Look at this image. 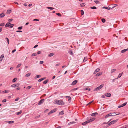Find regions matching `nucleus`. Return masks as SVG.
<instances>
[{
	"mask_svg": "<svg viewBox=\"0 0 128 128\" xmlns=\"http://www.w3.org/2000/svg\"><path fill=\"white\" fill-rule=\"evenodd\" d=\"M78 82V81L77 80H74V81L72 83V85H74L76 84Z\"/></svg>",
	"mask_w": 128,
	"mask_h": 128,
	"instance_id": "1a4fd4ad",
	"label": "nucleus"
},
{
	"mask_svg": "<svg viewBox=\"0 0 128 128\" xmlns=\"http://www.w3.org/2000/svg\"><path fill=\"white\" fill-rule=\"evenodd\" d=\"M14 121H10L7 122L9 124H12L14 123Z\"/></svg>",
	"mask_w": 128,
	"mask_h": 128,
	"instance_id": "cd10ccee",
	"label": "nucleus"
},
{
	"mask_svg": "<svg viewBox=\"0 0 128 128\" xmlns=\"http://www.w3.org/2000/svg\"><path fill=\"white\" fill-rule=\"evenodd\" d=\"M22 112V110H20V112H17L16 113V114L17 115H18L20 114Z\"/></svg>",
	"mask_w": 128,
	"mask_h": 128,
	"instance_id": "4be33fe9",
	"label": "nucleus"
},
{
	"mask_svg": "<svg viewBox=\"0 0 128 128\" xmlns=\"http://www.w3.org/2000/svg\"><path fill=\"white\" fill-rule=\"evenodd\" d=\"M126 104H127V102H125L123 104H122V106H125V105H126Z\"/></svg>",
	"mask_w": 128,
	"mask_h": 128,
	"instance_id": "a18cd8bd",
	"label": "nucleus"
},
{
	"mask_svg": "<svg viewBox=\"0 0 128 128\" xmlns=\"http://www.w3.org/2000/svg\"><path fill=\"white\" fill-rule=\"evenodd\" d=\"M44 63V62L43 61H40V64H42Z\"/></svg>",
	"mask_w": 128,
	"mask_h": 128,
	"instance_id": "0e129e2a",
	"label": "nucleus"
},
{
	"mask_svg": "<svg viewBox=\"0 0 128 128\" xmlns=\"http://www.w3.org/2000/svg\"><path fill=\"white\" fill-rule=\"evenodd\" d=\"M36 53H33L32 54V56H34L36 55Z\"/></svg>",
	"mask_w": 128,
	"mask_h": 128,
	"instance_id": "37998d69",
	"label": "nucleus"
},
{
	"mask_svg": "<svg viewBox=\"0 0 128 128\" xmlns=\"http://www.w3.org/2000/svg\"><path fill=\"white\" fill-rule=\"evenodd\" d=\"M102 20V22H103V23H104V22H105V21H106V20H105V19H104V18H102V19L101 20Z\"/></svg>",
	"mask_w": 128,
	"mask_h": 128,
	"instance_id": "e433bc0d",
	"label": "nucleus"
},
{
	"mask_svg": "<svg viewBox=\"0 0 128 128\" xmlns=\"http://www.w3.org/2000/svg\"><path fill=\"white\" fill-rule=\"evenodd\" d=\"M87 121H88V123L92 122L90 119L88 120Z\"/></svg>",
	"mask_w": 128,
	"mask_h": 128,
	"instance_id": "774afa93",
	"label": "nucleus"
},
{
	"mask_svg": "<svg viewBox=\"0 0 128 128\" xmlns=\"http://www.w3.org/2000/svg\"><path fill=\"white\" fill-rule=\"evenodd\" d=\"M31 87L32 86H28L27 87L26 89L28 90L29 89L31 88Z\"/></svg>",
	"mask_w": 128,
	"mask_h": 128,
	"instance_id": "49530a36",
	"label": "nucleus"
},
{
	"mask_svg": "<svg viewBox=\"0 0 128 128\" xmlns=\"http://www.w3.org/2000/svg\"><path fill=\"white\" fill-rule=\"evenodd\" d=\"M108 116H109V115H108V114H107V115H106L105 117V118H108Z\"/></svg>",
	"mask_w": 128,
	"mask_h": 128,
	"instance_id": "e2e57ef3",
	"label": "nucleus"
},
{
	"mask_svg": "<svg viewBox=\"0 0 128 128\" xmlns=\"http://www.w3.org/2000/svg\"><path fill=\"white\" fill-rule=\"evenodd\" d=\"M102 74V72H99L97 73L96 75V76H100Z\"/></svg>",
	"mask_w": 128,
	"mask_h": 128,
	"instance_id": "4468645a",
	"label": "nucleus"
},
{
	"mask_svg": "<svg viewBox=\"0 0 128 128\" xmlns=\"http://www.w3.org/2000/svg\"><path fill=\"white\" fill-rule=\"evenodd\" d=\"M100 70V69L99 68H97L94 71V74H96L97 72H98Z\"/></svg>",
	"mask_w": 128,
	"mask_h": 128,
	"instance_id": "9d476101",
	"label": "nucleus"
},
{
	"mask_svg": "<svg viewBox=\"0 0 128 128\" xmlns=\"http://www.w3.org/2000/svg\"><path fill=\"white\" fill-rule=\"evenodd\" d=\"M21 65V64H18L16 68H18Z\"/></svg>",
	"mask_w": 128,
	"mask_h": 128,
	"instance_id": "3c124183",
	"label": "nucleus"
},
{
	"mask_svg": "<svg viewBox=\"0 0 128 128\" xmlns=\"http://www.w3.org/2000/svg\"><path fill=\"white\" fill-rule=\"evenodd\" d=\"M46 8L48 9H50V10H53V9H54V8H53L50 7H47Z\"/></svg>",
	"mask_w": 128,
	"mask_h": 128,
	"instance_id": "bb28decb",
	"label": "nucleus"
},
{
	"mask_svg": "<svg viewBox=\"0 0 128 128\" xmlns=\"http://www.w3.org/2000/svg\"><path fill=\"white\" fill-rule=\"evenodd\" d=\"M54 54V53H50L48 54V56L50 57L52 56H53Z\"/></svg>",
	"mask_w": 128,
	"mask_h": 128,
	"instance_id": "dca6fc26",
	"label": "nucleus"
},
{
	"mask_svg": "<svg viewBox=\"0 0 128 128\" xmlns=\"http://www.w3.org/2000/svg\"><path fill=\"white\" fill-rule=\"evenodd\" d=\"M20 89V88L19 87L17 88L16 89V90H18Z\"/></svg>",
	"mask_w": 128,
	"mask_h": 128,
	"instance_id": "338daca9",
	"label": "nucleus"
},
{
	"mask_svg": "<svg viewBox=\"0 0 128 128\" xmlns=\"http://www.w3.org/2000/svg\"><path fill=\"white\" fill-rule=\"evenodd\" d=\"M30 73H28V74H26L25 75V76L26 77H28V76H30Z\"/></svg>",
	"mask_w": 128,
	"mask_h": 128,
	"instance_id": "c756f323",
	"label": "nucleus"
},
{
	"mask_svg": "<svg viewBox=\"0 0 128 128\" xmlns=\"http://www.w3.org/2000/svg\"><path fill=\"white\" fill-rule=\"evenodd\" d=\"M85 4L84 3H82L80 4V6L82 7L83 6H85Z\"/></svg>",
	"mask_w": 128,
	"mask_h": 128,
	"instance_id": "b1692460",
	"label": "nucleus"
},
{
	"mask_svg": "<svg viewBox=\"0 0 128 128\" xmlns=\"http://www.w3.org/2000/svg\"><path fill=\"white\" fill-rule=\"evenodd\" d=\"M116 71V69H113L112 70L111 72L112 73L113 72H115Z\"/></svg>",
	"mask_w": 128,
	"mask_h": 128,
	"instance_id": "de8ad7c7",
	"label": "nucleus"
},
{
	"mask_svg": "<svg viewBox=\"0 0 128 128\" xmlns=\"http://www.w3.org/2000/svg\"><path fill=\"white\" fill-rule=\"evenodd\" d=\"M44 99H42L40 100L38 103V105H40L42 104L44 101Z\"/></svg>",
	"mask_w": 128,
	"mask_h": 128,
	"instance_id": "20e7f679",
	"label": "nucleus"
},
{
	"mask_svg": "<svg viewBox=\"0 0 128 128\" xmlns=\"http://www.w3.org/2000/svg\"><path fill=\"white\" fill-rule=\"evenodd\" d=\"M11 24V23L9 22H8L5 25V27H8L10 26V24Z\"/></svg>",
	"mask_w": 128,
	"mask_h": 128,
	"instance_id": "9b49d317",
	"label": "nucleus"
},
{
	"mask_svg": "<svg viewBox=\"0 0 128 128\" xmlns=\"http://www.w3.org/2000/svg\"><path fill=\"white\" fill-rule=\"evenodd\" d=\"M87 60V58H86V57H84V59L83 60V62H85L86 60Z\"/></svg>",
	"mask_w": 128,
	"mask_h": 128,
	"instance_id": "8fccbe9b",
	"label": "nucleus"
},
{
	"mask_svg": "<svg viewBox=\"0 0 128 128\" xmlns=\"http://www.w3.org/2000/svg\"><path fill=\"white\" fill-rule=\"evenodd\" d=\"M60 114L61 115H62L64 114V111H62L60 112Z\"/></svg>",
	"mask_w": 128,
	"mask_h": 128,
	"instance_id": "c9c22d12",
	"label": "nucleus"
},
{
	"mask_svg": "<svg viewBox=\"0 0 128 128\" xmlns=\"http://www.w3.org/2000/svg\"><path fill=\"white\" fill-rule=\"evenodd\" d=\"M45 78H41V79H39L38 80V81L39 82H40L41 81H42V80H43L45 79Z\"/></svg>",
	"mask_w": 128,
	"mask_h": 128,
	"instance_id": "f3484780",
	"label": "nucleus"
},
{
	"mask_svg": "<svg viewBox=\"0 0 128 128\" xmlns=\"http://www.w3.org/2000/svg\"><path fill=\"white\" fill-rule=\"evenodd\" d=\"M4 14L3 13H1L0 14V18H2L4 16Z\"/></svg>",
	"mask_w": 128,
	"mask_h": 128,
	"instance_id": "2eb2a0df",
	"label": "nucleus"
},
{
	"mask_svg": "<svg viewBox=\"0 0 128 128\" xmlns=\"http://www.w3.org/2000/svg\"><path fill=\"white\" fill-rule=\"evenodd\" d=\"M40 116V115H38V116H37L35 117V118H38Z\"/></svg>",
	"mask_w": 128,
	"mask_h": 128,
	"instance_id": "5fc2aeb1",
	"label": "nucleus"
},
{
	"mask_svg": "<svg viewBox=\"0 0 128 128\" xmlns=\"http://www.w3.org/2000/svg\"><path fill=\"white\" fill-rule=\"evenodd\" d=\"M90 8L93 9H95L96 8V7L95 6H92Z\"/></svg>",
	"mask_w": 128,
	"mask_h": 128,
	"instance_id": "473e14b6",
	"label": "nucleus"
},
{
	"mask_svg": "<svg viewBox=\"0 0 128 128\" xmlns=\"http://www.w3.org/2000/svg\"><path fill=\"white\" fill-rule=\"evenodd\" d=\"M90 118L92 122L94 121L95 120V118H92L90 117Z\"/></svg>",
	"mask_w": 128,
	"mask_h": 128,
	"instance_id": "2f4dec72",
	"label": "nucleus"
},
{
	"mask_svg": "<svg viewBox=\"0 0 128 128\" xmlns=\"http://www.w3.org/2000/svg\"><path fill=\"white\" fill-rule=\"evenodd\" d=\"M40 75H37L35 77V78H36L40 77Z\"/></svg>",
	"mask_w": 128,
	"mask_h": 128,
	"instance_id": "c85d7f7f",
	"label": "nucleus"
},
{
	"mask_svg": "<svg viewBox=\"0 0 128 128\" xmlns=\"http://www.w3.org/2000/svg\"><path fill=\"white\" fill-rule=\"evenodd\" d=\"M11 12V10H8L7 11V14H10Z\"/></svg>",
	"mask_w": 128,
	"mask_h": 128,
	"instance_id": "4c0bfd02",
	"label": "nucleus"
},
{
	"mask_svg": "<svg viewBox=\"0 0 128 128\" xmlns=\"http://www.w3.org/2000/svg\"><path fill=\"white\" fill-rule=\"evenodd\" d=\"M19 84H14L12 85L11 86V87H18L19 86Z\"/></svg>",
	"mask_w": 128,
	"mask_h": 128,
	"instance_id": "39448f33",
	"label": "nucleus"
},
{
	"mask_svg": "<svg viewBox=\"0 0 128 128\" xmlns=\"http://www.w3.org/2000/svg\"><path fill=\"white\" fill-rule=\"evenodd\" d=\"M22 26H20V27H18V30H21L22 29Z\"/></svg>",
	"mask_w": 128,
	"mask_h": 128,
	"instance_id": "79ce46f5",
	"label": "nucleus"
},
{
	"mask_svg": "<svg viewBox=\"0 0 128 128\" xmlns=\"http://www.w3.org/2000/svg\"><path fill=\"white\" fill-rule=\"evenodd\" d=\"M9 92V90H5L2 92L3 93H8Z\"/></svg>",
	"mask_w": 128,
	"mask_h": 128,
	"instance_id": "a211bd4d",
	"label": "nucleus"
},
{
	"mask_svg": "<svg viewBox=\"0 0 128 128\" xmlns=\"http://www.w3.org/2000/svg\"><path fill=\"white\" fill-rule=\"evenodd\" d=\"M12 20L13 19L12 18L8 20V21L9 22H12Z\"/></svg>",
	"mask_w": 128,
	"mask_h": 128,
	"instance_id": "680f3d73",
	"label": "nucleus"
},
{
	"mask_svg": "<svg viewBox=\"0 0 128 128\" xmlns=\"http://www.w3.org/2000/svg\"><path fill=\"white\" fill-rule=\"evenodd\" d=\"M94 2L96 4H99L100 3V2L98 0L94 1Z\"/></svg>",
	"mask_w": 128,
	"mask_h": 128,
	"instance_id": "a19ab883",
	"label": "nucleus"
},
{
	"mask_svg": "<svg viewBox=\"0 0 128 128\" xmlns=\"http://www.w3.org/2000/svg\"><path fill=\"white\" fill-rule=\"evenodd\" d=\"M117 121V120H113L111 122H110L108 124V125H110L112 124H114Z\"/></svg>",
	"mask_w": 128,
	"mask_h": 128,
	"instance_id": "7ed1b4c3",
	"label": "nucleus"
},
{
	"mask_svg": "<svg viewBox=\"0 0 128 128\" xmlns=\"http://www.w3.org/2000/svg\"><path fill=\"white\" fill-rule=\"evenodd\" d=\"M4 25V23H1L0 24V26H3Z\"/></svg>",
	"mask_w": 128,
	"mask_h": 128,
	"instance_id": "09e8293b",
	"label": "nucleus"
},
{
	"mask_svg": "<svg viewBox=\"0 0 128 128\" xmlns=\"http://www.w3.org/2000/svg\"><path fill=\"white\" fill-rule=\"evenodd\" d=\"M54 103L56 104H58L60 105H63L65 103L62 100H56L54 102Z\"/></svg>",
	"mask_w": 128,
	"mask_h": 128,
	"instance_id": "f257e3e1",
	"label": "nucleus"
},
{
	"mask_svg": "<svg viewBox=\"0 0 128 128\" xmlns=\"http://www.w3.org/2000/svg\"><path fill=\"white\" fill-rule=\"evenodd\" d=\"M123 107V106H122V105H120L118 106V108H120L121 107Z\"/></svg>",
	"mask_w": 128,
	"mask_h": 128,
	"instance_id": "bf43d9fd",
	"label": "nucleus"
},
{
	"mask_svg": "<svg viewBox=\"0 0 128 128\" xmlns=\"http://www.w3.org/2000/svg\"><path fill=\"white\" fill-rule=\"evenodd\" d=\"M81 14L82 15H83L84 14V12L82 10H81Z\"/></svg>",
	"mask_w": 128,
	"mask_h": 128,
	"instance_id": "603ef678",
	"label": "nucleus"
},
{
	"mask_svg": "<svg viewBox=\"0 0 128 128\" xmlns=\"http://www.w3.org/2000/svg\"><path fill=\"white\" fill-rule=\"evenodd\" d=\"M123 107V106H122V105H120L118 106V108H120L121 107Z\"/></svg>",
	"mask_w": 128,
	"mask_h": 128,
	"instance_id": "13d9d810",
	"label": "nucleus"
},
{
	"mask_svg": "<svg viewBox=\"0 0 128 128\" xmlns=\"http://www.w3.org/2000/svg\"><path fill=\"white\" fill-rule=\"evenodd\" d=\"M122 73H120L118 76V77L119 78H120L121 77V76H122Z\"/></svg>",
	"mask_w": 128,
	"mask_h": 128,
	"instance_id": "c03bdc74",
	"label": "nucleus"
},
{
	"mask_svg": "<svg viewBox=\"0 0 128 128\" xmlns=\"http://www.w3.org/2000/svg\"><path fill=\"white\" fill-rule=\"evenodd\" d=\"M66 98L68 99V101L69 102H71V98L70 96H66Z\"/></svg>",
	"mask_w": 128,
	"mask_h": 128,
	"instance_id": "6e6552de",
	"label": "nucleus"
},
{
	"mask_svg": "<svg viewBox=\"0 0 128 128\" xmlns=\"http://www.w3.org/2000/svg\"><path fill=\"white\" fill-rule=\"evenodd\" d=\"M104 86V84H102L100 86H99L98 87L96 88H95V90H98L102 88V87H103Z\"/></svg>",
	"mask_w": 128,
	"mask_h": 128,
	"instance_id": "f03ea898",
	"label": "nucleus"
},
{
	"mask_svg": "<svg viewBox=\"0 0 128 128\" xmlns=\"http://www.w3.org/2000/svg\"><path fill=\"white\" fill-rule=\"evenodd\" d=\"M17 79V78H14V79H13L12 80V82H15L16 80Z\"/></svg>",
	"mask_w": 128,
	"mask_h": 128,
	"instance_id": "5701e85b",
	"label": "nucleus"
},
{
	"mask_svg": "<svg viewBox=\"0 0 128 128\" xmlns=\"http://www.w3.org/2000/svg\"><path fill=\"white\" fill-rule=\"evenodd\" d=\"M108 114L109 115V116H115L116 115H116H112V113H110V114Z\"/></svg>",
	"mask_w": 128,
	"mask_h": 128,
	"instance_id": "f704fd0d",
	"label": "nucleus"
},
{
	"mask_svg": "<svg viewBox=\"0 0 128 128\" xmlns=\"http://www.w3.org/2000/svg\"><path fill=\"white\" fill-rule=\"evenodd\" d=\"M86 90H90V88H86Z\"/></svg>",
	"mask_w": 128,
	"mask_h": 128,
	"instance_id": "4d7b16f0",
	"label": "nucleus"
},
{
	"mask_svg": "<svg viewBox=\"0 0 128 128\" xmlns=\"http://www.w3.org/2000/svg\"><path fill=\"white\" fill-rule=\"evenodd\" d=\"M56 111V110L54 109L51 110L49 113L48 114H50L52 113L55 112Z\"/></svg>",
	"mask_w": 128,
	"mask_h": 128,
	"instance_id": "423d86ee",
	"label": "nucleus"
},
{
	"mask_svg": "<svg viewBox=\"0 0 128 128\" xmlns=\"http://www.w3.org/2000/svg\"><path fill=\"white\" fill-rule=\"evenodd\" d=\"M128 50V48L126 49H125L124 50H122L121 51V52H122V53H123L126 52V51Z\"/></svg>",
	"mask_w": 128,
	"mask_h": 128,
	"instance_id": "f8f14e48",
	"label": "nucleus"
},
{
	"mask_svg": "<svg viewBox=\"0 0 128 128\" xmlns=\"http://www.w3.org/2000/svg\"><path fill=\"white\" fill-rule=\"evenodd\" d=\"M5 40L7 41L8 44L9 43V39L7 38H5Z\"/></svg>",
	"mask_w": 128,
	"mask_h": 128,
	"instance_id": "412c9836",
	"label": "nucleus"
},
{
	"mask_svg": "<svg viewBox=\"0 0 128 128\" xmlns=\"http://www.w3.org/2000/svg\"><path fill=\"white\" fill-rule=\"evenodd\" d=\"M6 101V99H4L2 101V102H5Z\"/></svg>",
	"mask_w": 128,
	"mask_h": 128,
	"instance_id": "052dcab7",
	"label": "nucleus"
},
{
	"mask_svg": "<svg viewBox=\"0 0 128 128\" xmlns=\"http://www.w3.org/2000/svg\"><path fill=\"white\" fill-rule=\"evenodd\" d=\"M76 123V122H69L68 124H75Z\"/></svg>",
	"mask_w": 128,
	"mask_h": 128,
	"instance_id": "a878e982",
	"label": "nucleus"
},
{
	"mask_svg": "<svg viewBox=\"0 0 128 128\" xmlns=\"http://www.w3.org/2000/svg\"><path fill=\"white\" fill-rule=\"evenodd\" d=\"M4 57V54H2L1 56L0 57V59H3Z\"/></svg>",
	"mask_w": 128,
	"mask_h": 128,
	"instance_id": "ea45409f",
	"label": "nucleus"
},
{
	"mask_svg": "<svg viewBox=\"0 0 128 128\" xmlns=\"http://www.w3.org/2000/svg\"><path fill=\"white\" fill-rule=\"evenodd\" d=\"M88 123V121L87 120L83 123H82V124L83 125H86Z\"/></svg>",
	"mask_w": 128,
	"mask_h": 128,
	"instance_id": "6ab92c4d",
	"label": "nucleus"
},
{
	"mask_svg": "<svg viewBox=\"0 0 128 128\" xmlns=\"http://www.w3.org/2000/svg\"><path fill=\"white\" fill-rule=\"evenodd\" d=\"M96 114H98L97 113H96V112L92 114H91V115L92 116H95Z\"/></svg>",
	"mask_w": 128,
	"mask_h": 128,
	"instance_id": "aec40b11",
	"label": "nucleus"
},
{
	"mask_svg": "<svg viewBox=\"0 0 128 128\" xmlns=\"http://www.w3.org/2000/svg\"><path fill=\"white\" fill-rule=\"evenodd\" d=\"M56 14L59 16H61V14L59 13H56Z\"/></svg>",
	"mask_w": 128,
	"mask_h": 128,
	"instance_id": "58836bf2",
	"label": "nucleus"
},
{
	"mask_svg": "<svg viewBox=\"0 0 128 128\" xmlns=\"http://www.w3.org/2000/svg\"><path fill=\"white\" fill-rule=\"evenodd\" d=\"M48 82V80H46L44 81L43 82V83L44 84H46Z\"/></svg>",
	"mask_w": 128,
	"mask_h": 128,
	"instance_id": "7c9ffc66",
	"label": "nucleus"
},
{
	"mask_svg": "<svg viewBox=\"0 0 128 128\" xmlns=\"http://www.w3.org/2000/svg\"><path fill=\"white\" fill-rule=\"evenodd\" d=\"M16 51V49H14V50H12V54H13L14 52H15Z\"/></svg>",
	"mask_w": 128,
	"mask_h": 128,
	"instance_id": "6e6d98bb",
	"label": "nucleus"
},
{
	"mask_svg": "<svg viewBox=\"0 0 128 128\" xmlns=\"http://www.w3.org/2000/svg\"><path fill=\"white\" fill-rule=\"evenodd\" d=\"M104 95L105 96L108 97H110L111 96V94L109 93H107L105 94Z\"/></svg>",
	"mask_w": 128,
	"mask_h": 128,
	"instance_id": "0eeeda50",
	"label": "nucleus"
},
{
	"mask_svg": "<svg viewBox=\"0 0 128 128\" xmlns=\"http://www.w3.org/2000/svg\"><path fill=\"white\" fill-rule=\"evenodd\" d=\"M41 52L40 51H39L37 52V54H39L41 53Z\"/></svg>",
	"mask_w": 128,
	"mask_h": 128,
	"instance_id": "69168bd1",
	"label": "nucleus"
},
{
	"mask_svg": "<svg viewBox=\"0 0 128 128\" xmlns=\"http://www.w3.org/2000/svg\"><path fill=\"white\" fill-rule=\"evenodd\" d=\"M68 53L70 55H72L73 53L71 50H70L68 52Z\"/></svg>",
	"mask_w": 128,
	"mask_h": 128,
	"instance_id": "ddd939ff",
	"label": "nucleus"
},
{
	"mask_svg": "<svg viewBox=\"0 0 128 128\" xmlns=\"http://www.w3.org/2000/svg\"><path fill=\"white\" fill-rule=\"evenodd\" d=\"M34 21H38L39 20L37 19H35L33 20Z\"/></svg>",
	"mask_w": 128,
	"mask_h": 128,
	"instance_id": "864d4df0",
	"label": "nucleus"
},
{
	"mask_svg": "<svg viewBox=\"0 0 128 128\" xmlns=\"http://www.w3.org/2000/svg\"><path fill=\"white\" fill-rule=\"evenodd\" d=\"M103 8H105L106 9H108V10H109L110 9V8H108V7H106V6H104V7H103Z\"/></svg>",
	"mask_w": 128,
	"mask_h": 128,
	"instance_id": "72a5a7b5",
	"label": "nucleus"
},
{
	"mask_svg": "<svg viewBox=\"0 0 128 128\" xmlns=\"http://www.w3.org/2000/svg\"><path fill=\"white\" fill-rule=\"evenodd\" d=\"M14 26V24H10V25L9 26V28H12Z\"/></svg>",
	"mask_w": 128,
	"mask_h": 128,
	"instance_id": "393cba45",
	"label": "nucleus"
}]
</instances>
